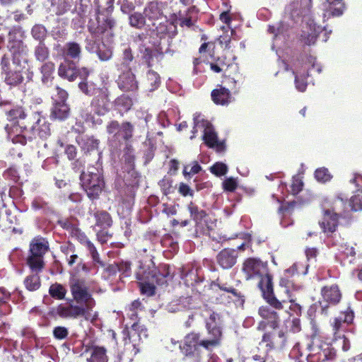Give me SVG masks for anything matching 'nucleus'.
<instances>
[{
    "label": "nucleus",
    "instance_id": "54",
    "mask_svg": "<svg viewBox=\"0 0 362 362\" xmlns=\"http://www.w3.org/2000/svg\"><path fill=\"white\" fill-rule=\"evenodd\" d=\"M134 57L133 55L132 49L130 47H127L122 52V64L129 68L130 63L134 60Z\"/></svg>",
    "mask_w": 362,
    "mask_h": 362
},
{
    "label": "nucleus",
    "instance_id": "7",
    "mask_svg": "<svg viewBox=\"0 0 362 362\" xmlns=\"http://www.w3.org/2000/svg\"><path fill=\"white\" fill-rule=\"evenodd\" d=\"M80 185L91 201L98 199L105 187L103 173L93 166L81 173Z\"/></svg>",
    "mask_w": 362,
    "mask_h": 362
},
{
    "label": "nucleus",
    "instance_id": "63",
    "mask_svg": "<svg viewBox=\"0 0 362 362\" xmlns=\"http://www.w3.org/2000/svg\"><path fill=\"white\" fill-rule=\"evenodd\" d=\"M202 170L201 165L198 163V162L194 161V165L191 167L190 170L188 171V166L185 165L183 169V175L186 177L187 176L191 175H195L199 173Z\"/></svg>",
    "mask_w": 362,
    "mask_h": 362
},
{
    "label": "nucleus",
    "instance_id": "2",
    "mask_svg": "<svg viewBox=\"0 0 362 362\" xmlns=\"http://www.w3.org/2000/svg\"><path fill=\"white\" fill-rule=\"evenodd\" d=\"M284 302L285 300L280 301L281 308H276L270 305V307L261 306L258 310V314L262 317V320L258 323L257 329L266 331L262 336V342L265 343L269 350L282 349L288 342L287 329H280V311L284 309Z\"/></svg>",
    "mask_w": 362,
    "mask_h": 362
},
{
    "label": "nucleus",
    "instance_id": "41",
    "mask_svg": "<svg viewBox=\"0 0 362 362\" xmlns=\"http://www.w3.org/2000/svg\"><path fill=\"white\" fill-rule=\"evenodd\" d=\"M73 5V0H57L55 4V13L62 16L67 13Z\"/></svg>",
    "mask_w": 362,
    "mask_h": 362
},
{
    "label": "nucleus",
    "instance_id": "29",
    "mask_svg": "<svg viewBox=\"0 0 362 362\" xmlns=\"http://www.w3.org/2000/svg\"><path fill=\"white\" fill-rule=\"evenodd\" d=\"M163 57V52L160 47H155V49L149 47H145L142 53V59L148 68H151L153 66L154 59L160 60Z\"/></svg>",
    "mask_w": 362,
    "mask_h": 362
},
{
    "label": "nucleus",
    "instance_id": "14",
    "mask_svg": "<svg viewBox=\"0 0 362 362\" xmlns=\"http://www.w3.org/2000/svg\"><path fill=\"white\" fill-rule=\"evenodd\" d=\"M58 74L60 77L67 79L69 81H74L78 77L84 78L90 74V71L86 67L78 68L76 63L73 60L64 59L58 68Z\"/></svg>",
    "mask_w": 362,
    "mask_h": 362
},
{
    "label": "nucleus",
    "instance_id": "34",
    "mask_svg": "<svg viewBox=\"0 0 362 362\" xmlns=\"http://www.w3.org/2000/svg\"><path fill=\"white\" fill-rule=\"evenodd\" d=\"M6 115L10 123H21V121L26 120L27 117L30 115V112H25L22 107H16L7 111Z\"/></svg>",
    "mask_w": 362,
    "mask_h": 362
},
{
    "label": "nucleus",
    "instance_id": "21",
    "mask_svg": "<svg viewBox=\"0 0 362 362\" xmlns=\"http://www.w3.org/2000/svg\"><path fill=\"white\" fill-rule=\"evenodd\" d=\"M182 279L186 286L191 288L192 292H198L196 286L204 281V277L199 275L198 268L185 267L182 269Z\"/></svg>",
    "mask_w": 362,
    "mask_h": 362
},
{
    "label": "nucleus",
    "instance_id": "30",
    "mask_svg": "<svg viewBox=\"0 0 362 362\" xmlns=\"http://www.w3.org/2000/svg\"><path fill=\"white\" fill-rule=\"evenodd\" d=\"M31 274L26 276L23 280V285L26 290L34 292L39 290L42 286L40 274L42 272L30 271Z\"/></svg>",
    "mask_w": 362,
    "mask_h": 362
},
{
    "label": "nucleus",
    "instance_id": "50",
    "mask_svg": "<svg viewBox=\"0 0 362 362\" xmlns=\"http://www.w3.org/2000/svg\"><path fill=\"white\" fill-rule=\"evenodd\" d=\"M315 177L317 180L326 182L329 181L332 176L326 168H320L315 171Z\"/></svg>",
    "mask_w": 362,
    "mask_h": 362
},
{
    "label": "nucleus",
    "instance_id": "62",
    "mask_svg": "<svg viewBox=\"0 0 362 362\" xmlns=\"http://www.w3.org/2000/svg\"><path fill=\"white\" fill-rule=\"evenodd\" d=\"M228 66L226 65V64L220 58H218L216 62L210 63L211 70L217 74L221 73L223 70L224 67L228 68Z\"/></svg>",
    "mask_w": 362,
    "mask_h": 362
},
{
    "label": "nucleus",
    "instance_id": "42",
    "mask_svg": "<svg viewBox=\"0 0 362 362\" xmlns=\"http://www.w3.org/2000/svg\"><path fill=\"white\" fill-rule=\"evenodd\" d=\"M214 285L216 286L220 290L226 291L227 293H231L234 297L237 298L238 300L244 302V296L241 294L240 292H238L236 288L231 286H228L227 284L220 283L217 281V282H214Z\"/></svg>",
    "mask_w": 362,
    "mask_h": 362
},
{
    "label": "nucleus",
    "instance_id": "51",
    "mask_svg": "<svg viewBox=\"0 0 362 362\" xmlns=\"http://www.w3.org/2000/svg\"><path fill=\"white\" fill-rule=\"evenodd\" d=\"M210 171L216 176L221 177L227 173L228 167L223 163L216 162L210 168Z\"/></svg>",
    "mask_w": 362,
    "mask_h": 362
},
{
    "label": "nucleus",
    "instance_id": "36",
    "mask_svg": "<svg viewBox=\"0 0 362 362\" xmlns=\"http://www.w3.org/2000/svg\"><path fill=\"white\" fill-rule=\"evenodd\" d=\"M55 70V64L52 62H46L43 64V65L40 68V71L42 74V81L43 83L47 84L48 82L51 81L53 77L52 75L53 74Z\"/></svg>",
    "mask_w": 362,
    "mask_h": 362
},
{
    "label": "nucleus",
    "instance_id": "28",
    "mask_svg": "<svg viewBox=\"0 0 362 362\" xmlns=\"http://www.w3.org/2000/svg\"><path fill=\"white\" fill-rule=\"evenodd\" d=\"M63 54L64 59H69L74 62H79L81 58L82 48L76 42H68L65 44Z\"/></svg>",
    "mask_w": 362,
    "mask_h": 362
},
{
    "label": "nucleus",
    "instance_id": "44",
    "mask_svg": "<svg viewBox=\"0 0 362 362\" xmlns=\"http://www.w3.org/2000/svg\"><path fill=\"white\" fill-rule=\"evenodd\" d=\"M193 295L181 296L180 298V303L187 309H194L197 307V303L195 302L196 296L200 294V292H192Z\"/></svg>",
    "mask_w": 362,
    "mask_h": 362
},
{
    "label": "nucleus",
    "instance_id": "39",
    "mask_svg": "<svg viewBox=\"0 0 362 362\" xmlns=\"http://www.w3.org/2000/svg\"><path fill=\"white\" fill-rule=\"evenodd\" d=\"M35 59L41 62H45L49 57V50L45 42L39 43L34 50Z\"/></svg>",
    "mask_w": 362,
    "mask_h": 362
},
{
    "label": "nucleus",
    "instance_id": "60",
    "mask_svg": "<svg viewBox=\"0 0 362 362\" xmlns=\"http://www.w3.org/2000/svg\"><path fill=\"white\" fill-rule=\"evenodd\" d=\"M238 187V182L233 177L227 178L223 182V188L225 191L227 192H234Z\"/></svg>",
    "mask_w": 362,
    "mask_h": 362
},
{
    "label": "nucleus",
    "instance_id": "12",
    "mask_svg": "<svg viewBox=\"0 0 362 362\" xmlns=\"http://www.w3.org/2000/svg\"><path fill=\"white\" fill-rule=\"evenodd\" d=\"M201 337L200 333L191 332L185 337L183 344L180 345L183 355L186 357L193 358L195 362H199L201 359L199 347L204 349V345L202 344L204 339Z\"/></svg>",
    "mask_w": 362,
    "mask_h": 362
},
{
    "label": "nucleus",
    "instance_id": "47",
    "mask_svg": "<svg viewBox=\"0 0 362 362\" xmlns=\"http://www.w3.org/2000/svg\"><path fill=\"white\" fill-rule=\"evenodd\" d=\"M90 7V0H78L76 3L75 9L78 16L84 17L89 12Z\"/></svg>",
    "mask_w": 362,
    "mask_h": 362
},
{
    "label": "nucleus",
    "instance_id": "53",
    "mask_svg": "<svg viewBox=\"0 0 362 362\" xmlns=\"http://www.w3.org/2000/svg\"><path fill=\"white\" fill-rule=\"evenodd\" d=\"M3 175L5 179L10 180L13 182H17L19 180V173L15 166H11L6 169Z\"/></svg>",
    "mask_w": 362,
    "mask_h": 362
},
{
    "label": "nucleus",
    "instance_id": "20",
    "mask_svg": "<svg viewBox=\"0 0 362 362\" xmlns=\"http://www.w3.org/2000/svg\"><path fill=\"white\" fill-rule=\"evenodd\" d=\"M187 210L191 218L195 222V236L206 233V230L202 226L203 221L208 216L206 211L199 208L195 203L190 202L187 205Z\"/></svg>",
    "mask_w": 362,
    "mask_h": 362
},
{
    "label": "nucleus",
    "instance_id": "9",
    "mask_svg": "<svg viewBox=\"0 0 362 362\" xmlns=\"http://www.w3.org/2000/svg\"><path fill=\"white\" fill-rule=\"evenodd\" d=\"M70 291L73 299L78 304H83V307L86 308V311L92 310L95 305V300L90 293L88 287L83 279H74L69 284Z\"/></svg>",
    "mask_w": 362,
    "mask_h": 362
},
{
    "label": "nucleus",
    "instance_id": "19",
    "mask_svg": "<svg viewBox=\"0 0 362 362\" xmlns=\"http://www.w3.org/2000/svg\"><path fill=\"white\" fill-rule=\"evenodd\" d=\"M336 211L337 208L335 206L332 209L324 211L322 220L319 222L320 226L324 233H334L336 231L339 225V219L341 216Z\"/></svg>",
    "mask_w": 362,
    "mask_h": 362
},
{
    "label": "nucleus",
    "instance_id": "49",
    "mask_svg": "<svg viewBox=\"0 0 362 362\" xmlns=\"http://www.w3.org/2000/svg\"><path fill=\"white\" fill-rule=\"evenodd\" d=\"M303 182L299 175H294L292 177L291 185L290 186V192L293 195L298 194L302 191Z\"/></svg>",
    "mask_w": 362,
    "mask_h": 362
},
{
    "label": "nucleus",
    "instance_id": "57",
    "mask_svg": "<svg viewBox=\"0 0 362 362\" xmlns=\"http://www.w3.org/2000/svg\"><path fill=\"white\" fill-rule=\"evenodd\" d=\"M84 142L85 148L88 151H93L97 149L99 145V140L95 139L94 136H86V139H82Z\"/></svg>",
    "mask_w": 362,
    "mask_h": 362
},
{
    "label": "nucleus",
    "instance_id": "4",
    "mask_svg": "<svg viewBox=\"0 0 362 362\" xmlns=\"http://www.w3.org/2000/svg\"><path fill=\"white\" fill-rule=\"evenodd\" d=\"M165 6V2L153 0L147 3L144 8L148 21V33L153 42L165 39L169 34L168 23L164 14Z\"/></svg>",
    "mask_w": 362,
    "mask_h": 362
},
{
    "label": "nucleus",
    "instance_id": "64",
    "mask_svg": "<svg viewBox=\"0 0 362 362\" xmlns=\"http://www.w3.org/2000/svg\"><path fill=\"white\" fill-rule=\"evenodd\" d=\"M307 360L308 362H325L327 360V355L324 352H318L308 355Z\"/></svg>",
    "mask_w": 362,
    "mask_h": 362
},
{
    "label": "nucleus",
    "instance_id": "58",
    "mask_svg": "<svg viewBox=\"0 0 362 362\" xmlns=\"http://www.w3.org/2000/svg\"><path fill=\"white\" fill-rule=\"evenodd\" d=\"M117 263L119 268V272L121 273V275L123 277L129 276L131 274V262L128 261H121Z\"/></svg>",
    "mask_w": 362,
    "mask_h": 362
},
{
    "label": "nucleus",
    "instance_id": "33",
    "mask_svg": "<svg viewBox=\"0 0 362 362\" xmlns=\"http://www.w3.org/2000/svg\"><path fill=\"white\" fill-rule=\"evenodd\" d=\"M93 217L95 220V226L102 229H107L112 225V218L110 214L106 211L98 210L94 212Z\"/></svg>",
    "mask_w": 362,
    "mask_h": 362
},
{
    "label": "nucleus",
    "instance_id": "55",
    "mask_svg": "<svg viewBox=\"0 0 362 362\" xmlns=\"http://www.w3.org/2000/svg\"><path fill=\"white\" fill-rule=\"evenodd\" d=\"M146 32L145 33H139L137 36H136V40L139 41V42H144L145 41L146 39L148 38V42L149 44H151V45H153V47H160V44H161V41L163 40H160L158 42H153V40H152V39L151 38V36L148 35V27L147 26L146 28H144Z\"/></svg>",
    "mask_w": 362,
    "mask_h": 362
},
{
    "label": "nucleus",
    "instance_id": "24",
    "mask_svg": "<svg viewBox=\"0 0 362 362\" xmlns=\"http://www.w3.org/2000/svg\"><path fill=\"white\" fill-rule=\"evenodd\" d=\"M110 100L105 92H99L92 102L91 106L95 112L98 115H104L110 109Z\"/></svg>",
    "mask_w": 362,
    "mask_h": 362
},
{
    "label": "nucleus",
    "instance_id": "32",
    "mask_svg": "<svg viewBox=\"0 0 362 362\" xmlns=\"http://www.w3.org/2000/svg\"><path fill=\"white\" fill-rule=\"evenodd\" d=\"M88 350L90 356L87 359V362H108L107 349L104 346L92 345L89 346Z\"/></svg>",
    "mask_w": 362,
    "mask_h": 362
},
{
    "label": "nucleus",
    "instance_id": "13",
    "mask_svg": "<svg viewBox=\"0 0 362 362\" xmlns=\"http://www.w3.org/2000/svg\"><path fill=\"white\" fill-rule=\"evenodd\" d=\"M88 312L86 308L79 305L61 303L49 311V315L52 317H60L62 319H77L83 317Z\"/></svg>",
    "mask_w": 362,
    "mask_h": 362
},
{
    "label": "nucleus",
    "instance_id": "22",
    "mask_svg": "<svg viewBox=\"0 0 362 362\" xmlns=\"http://www.w3.org/2000/svg\"><path fill=\"white\" fill-rule=\"evenodd\" d=\"M354 317V313L352 310L348 309L341 313L339 317H334L332 323L334 337L335 339L341 337V331L346 329V326L351 324Z\"/></svg>",
    "mask_w": 362,
    "mask_h": 362
},
{
    "label": "nucleus",
    "instance_id": "27",
    "mask_svg": "<svg viewBox=\"0 0 362 362\" xmlns=\"http://www.w3.org/2000/svg\"><path fill=\"white\" fill-rule=\"evenodd\" d=\"M207 37L203 35L201 37L202 41H206ZM216 43L214 41L204 42L199 48V54L202 57L203 62H209V59L215 58Z\"/></svg>",
    "mask_w": 362,
    "mask_h": 362
},
{
    "label": "nucleus",
    "instance_id": "3",
    "mask_svg": "<svg viewBox=\"0 0 362 362\" xmlns=\"http://www.w3.org/2000/svg\"><path fill=\"white\" fill-rule=\"evenodd\" d=\"M4 129L7 138L13 144L25 145L37 136L46 139L51 134L50 124L39 112H31L25 121L21 123H9L6 124Z\"/></svg>",
    "mask_w": 362,
    "mask_h": 362
},
{
    "label": "nucleus",
    "instance_id": "38",
    "mask_svg": "<svg viewBox=\"0 0 362 362\" xmlns=\"http://www.w3.org/2000/svg\"><path fill=\"white\" fill-rule=\"evenodd\" d=\"M231 98L230 92H211V99L216 105H228Z\"/></svg>",
    "mask_w": 362,
    "mask_h": 362
},
{
    "label": "nucleus",
    "instance_id": "17",
    "mask_svg": "<svg viewBox=\"0 0 362 362\" xmlns=\"http://www.w3.org/2000/svg\"><path fill=\"white\" fill-rule=\"evenodd\" d=\"M67 98V92H56L52 96L53 100L52 115L59 120H64L69 115L70 109L66 103Z\"/></svg>",
    "mask_w": 362,
    "mask_h": 362
},
{
    "label": "nucleus",
    "instance_id": "6",
    "mask_svg": "<svg viewBox=\"0 0 362 362\" xmlns=\"http://www.w3.org/2000/svg\"><path fill=\"white\" fill-rule=\"evenodd\" d=\"M49 250V243L46 238L37 235L29 244L25 264L30 271L42 272L45 267V255Z\"/></svg>",
    "mask_w": 362,
    "mask_h": 362
},
{
    "label": "nucleus",
    "instance_id": "18",
    "mask_svg": "<svg viewBox=\"0 0 362 362\" xmlns=\"http://www.w3.org/2000/svg\"><path fill=\"white\" fill-rule=\"evenodd\" d=\"M134 148L131 144H127L124 148V160L125 164L128 165L132 170L128 172V175L132 178V182L127 179V185L137 188L139 185V174L134 170L135 156L134 155Z\"/></svg>",
    "mask_w": 362,
    "mask_h": 362
},
{
    "label": "nucleus",
    "instance_id": "26",
    "mask_svg": "<svg viewBox=\"0 0 362 362\" xmlns=\"http://www.w3.org/2000/svg\"><path fill=\"white\" fill-rule=\"evenodd\" d=\"M118 86L122 90H136L138 89L134 74L129 69L123 72L118 78Z\"/></svg>",
    "mask_w": 362,
    "mask_h": 362
},
{
    "label": "nucleus",
    "instance_id": "25",
    "mask_svg": "<svg viewBox=\"0 0 362 362\" xmlns=\"http://www.w3.org/2000/svg\"><path fill=\"white\" fill-rule=\"evenodd\" d=\"M325 15L329 17L340 16L345 10L344 0H325L322 4Z\"/></svg>",
    "mask_w": 362,
    "mask_h": 362
},
{
    "label": "nucleus",
    "instance_id": "10",
    "mask_svg": "<svg viewBox=\"0 0 362 362\" xmlns=\"http://www.w3.org/2000/svg\"><path fill=\"white\" fill-rule=\"evenodd\" d=\"M116 25V21L112 17L101 18L97 16L95 18H90L87 25L88 31L95 40H102L103 36H112V30Z\"/></svg>",
    "mask_w": 362,
    "mask_h": 362
},
{
    "label": "nucleus",
    "instance_id": "23",
    "mask_svg": "<svg viewBox=\"0 0 362 362\" xmlns=\"http://www.w3.org/2000/svg\"><path fill=\"white\" fill-rule=\"evenodd\" d=\"M238 252L232 248H224L216 256L217 264L223 269L232 268L237 262Z\"/></svg>",
    "mask_w": 362,
    "mask_h": 362
},
{
    "label": "nucleus",
    "instance_id": "31",
    "mask_svg": "<svg viewBox=\"0 0 362 362\" xmlns=\"http://www.w3.org/2000/svg\"><path fill=\"white\" fill-rule=\"evenodd\" d=\"M129 24L131 27L142 30L147 28L148 21L144 14V11H134L128 16Z\"/></svg>",
    "mask_w": 362,
    "mask_h": 362
},
{
    "label": "nucleus",
    "instance_id": "61",
    "mask_svg": "<svg viewBox=\"0 0 362 362\" xmlns=\"http://www.w3.org/2000/svg\"><path fill=\"white\" fill-rule=\"evenodd\" d=\"M71 236L76 239L81 245L88 239L85 233L78 227L73 230Z\"/></svg>",
    "mask_w": 362,
    "mask_h": 362
},
{
    "label": "nucleus",
    "instance_id": "48",
    "mask_svg": "<svg viewBox=\"0 0 362 362\" xmlns=\"http://www.w3.org/2000/svg\"><path fill=\"white\" fill-rule=\"evenodd\" d=\"M95 52L101 61H107L112 56V49L107 47L104 43L98 46Z\"/></svg>",
    "mask_w": 362,
    "mask_h": 362
},
{
    "label": "nucleus",
    "instance_id": "5",
    "mask_svg": "<svg viewBox=\"0 0 362 362\" xmlns=\"http://www.w3.org/2000/svg\"><path fill=\"white\" fill-rule=\"evenodd\" d=\"M173 278L170 274V267L167 264L154 267L148 271H145L143 274H136L141 293L148 297L153 296L156 293V285H168V281Z\"/></svg>",
    "mask_w": 362,
    "mask_h": 362
},
{
    "label": "nucleus",
    "instance_id": "35",
    "mask_svg": "<svg viewBox=\"0 0 362 362\" xmlns=\"http://www.w3.org/2000/svg\"><path fill=\"white\" fill-rule=\"evenodd\" d=\"M48 292L52 298L62 300L65 299L67 289L62 284L55 282L50 285Z\"/></svg>",
    "mask_w": 362,
    "mask_h": 362
},
{
    "label": "nucleus",
    "instance_id": "46",
    "mask_svg": "<svg viewBox=\"0 0 362 362\" xmlns=\"http://www.w3.org/2000/svg\"><path fill=\"white\" fill-rule=\"evenodd\" d=\"M147 82L151 86L150 90H155L160 84V77L157 72L149 70L147 72Z\"/></svg>",
    "mask_w": 362,
    "mask_h": 362
},
{
    "label": "nucleus",
    "instance_id": "40",
    "mask_svg": "<svg viewBox=\"0 0 362 362\" xmlns=\"http://www.w3.org/2000/svg\"><path fill=\"white\" fill-rule=\"evenodd\" d=\"M31 35L35 40L39 41V43H43L47 37V30L44 25L36 24L31 30Z\"/></svg>",
    "mask_w": 362,
    "mask_h": 362
},
{
    "label": "nucleus",
    "instance_id": "45",
    "mask_svg": "<svg viewBox=\"0 0 362 362\" xmlns=\"http://www.w3.org/2000/svg\"><path fill=\"white\" fill-rule=\"evenodd\" d=\"M203 139L207 146L209 148H214L215 145L217 144L218 137L216 133L214 130L211 129H206L203 135Z\"/></svg>",
    "mask_w": 362,
    "mask_h": 362
},
{
    "label": "nucleus",
    "instance_id": "16",
    "mask_svg": "<svg viewBox=\"0 0 362 362\" xmlns=\"http://www.w3.org/2000/svg\"><path fill=\"white\" fill-rule=\"evenodd\" d=\"M107 134H112L115 141H127L133 136L134 126L129 122H124L121 124L117 120L109 122L106 127Z\"/></svg>",
    "mask_w": 362,
    "mask_h": 362
},
{
    "label": "nucleus",
    "instance_id": "11",
    "mask_svg": "<svg viewBox=\"0 0 362 362\" xmlns=\"http://www.w3.org/2000/svg\"><path fill=\"white\" fill-rule=\"evenodd\" d=\"M321 298L319 300L321 314L327 315L330 306L339 304L342 298V293L337 284L325 285L320 289Z\"/></svg>",
    "mask_w": 362,
    "mask_h": 362
},
{
    "label": "nucleus",
    "instance_id": "52",
    "mask_svg": "<svg viewBox=\"0 0 362 362\" xmlns=\"http://www.w3.org/2000/svg\"><path fill=\"white\" fill-rule=\"evenodd\" d=\"M53 337L57 340H63L68 337L69 330L63 326H57L52 331Z\"/></svg>",
    "mask_w": 362,
    "mask_h": 362
},
{
    "label": "nucleus",
    "instance_id": "15",
    "mask_svg": "<svg viewBox=\"0 0 362 362\" xmlns=\"http://www.w3.org/2000/svg\"><path fill=\"white\" fill-rule=\"evenodd\" d=\"M199 10L197 6H192L186 11H179L176 13H173L171 16V23L176 29L177 25L179 24L182 28H190L193 27L198 21Z\"/></svg>",
    "mask_w": 362,
    "mask_h": 362
},
{
    "label": "nucleus",
    "instance_id": "43",
    "mask_svg": "<svg viewBox=\"0 0 362 362\" xmlns=\"http://www.w3.org/2000/svg\"><path fill=\"white\" fill-rule=\"evenodd\" d=\"M23 77L19 71L8 72L5 78V82L11 86H16L23 82Z\"/></svg>",
    "mask_w": 362,
    "mask_h": 362
},
{
    "label": "nucleus",
    "instance_id": "59",
    "mask_svg": "<svg viewBox=\"0 0 362 362\" xmlns=\"http://www.w3.org/2000/svg\"><path fill=\"white\" fill-rule=\"evenodd\" d=\"M293 74H295L296 88L298 90H305L308 85L306 77L305 76H298L294 71H293Z\"/></svg>",
    "mask_w": 362,
    "mask_h": 362
},
{
    "label": "nucleus",
    "instance_id": "1",
    "mask_svg": "<svg viewBox=\"0 0 362 362\" xmlns=\"http://www.w3.org/2000/svg\"><path fill=\"white\" fill-rule=\"evenodd\" d=\"M241 272L246 281L257 282V287L263 298L269 305L281 308L280 300L274 295L273 275L267 261L258 257H247L242 264Z\"/></svg>",
    "mask_w": 362,
    "mask_h": 362
},
{
    "label": "nucleus",
    "instance_id": "8",
    "mask_svg": "<svg viewBox=\"0 0 362 362\" xmlns=\"http://www.w3.org/2000/svg\"><path fill=\"white\" fill-rule=\"evenodd\" d=\"M220 321V315L215 312H212L205 320L208 338L204 339V341L202 344L204 345L206 350L211 351L214 348L220 346L221 344L223 331Z\"/></svg>",
    "mask_w": 362,
    "mask_h": 362
},
{
    "label": "nucleus",
    "instance_id": "56",
    "mask_svg": "<svg viewBox=\"0 0 362 362\" xmlns=\"http://www.w3.org/2000/svg\"><path fill=\"white\" fill-rule=\"evenodd\" d=\"M349 205L351 210L354 211H358L362 210V196L354 195L351 197L349 201Z\"/></svg>",
    "mask_w": 362,
    "mask_h": 362
},
{
    "label": "nucleus",
    "instance_id": "37",
    "mask_svg": "<svg viewBox=\"0 0 362 362\" xmlns=\"http://www.w3.org/2000/svg\"><path fill=\"white\" fill-rule=\"evenodd\" d=\"M115 105L119 111L127 112L133 105V99L127 94H122L115 100Z\"/></svg>",
    "mask_w": 362,
    "mask_h": 362
}]
</instances>
